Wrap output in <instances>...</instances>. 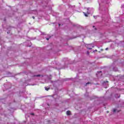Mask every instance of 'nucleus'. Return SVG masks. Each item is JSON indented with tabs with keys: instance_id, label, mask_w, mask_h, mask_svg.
I'll return each mask as SVG.
<instances>
[{
	"instance_id": "nucleus-14",
	"label": "nucleus",
	"mask_w": 124,
	"mask_h": 124,
	"mask_svg": "<svg viewBox=\"0 0 124 124\" xmlns=\"http://www.w3.org/2000/svg\"><path fill=\"white\" fill-rule=\"evenodd\" d=\"M33 19H35L34 16H32Z\"/></svg>"
},
{
	"instance_id": "nucleus-1",
	"label": "nucleus",
	"mask_w": 124,
	"mask_h": 124,
	"mask_svg": "<svg viewBox=\"0 0 124 124\" xmlns=\"http://www.w3.org/2000/svg\"><path fill=\"white\" fill-rule=\"evenodd\" d=\"M86 47L87 48V49H89V50H92L93 47H94V46H93V44H86L85 45Z\"/></svg>"
},
{
	"instance_id": "nucleus-5",
	"label": "nucleus",
	"mask_w": 124,
	"mask_h": 124,
	"mask_svg": "<svg viewBox=\"0 0 124 124\" xmlns=\"http://www.w3.org/2000/svg\"><path fill=\"white\" fill-rule=\"evenodd\" d=\"M45 89L46 90V91H49V90H50V88H47L46 87H45Z\"/></svg>"
},
{
	"instance_id": "nucleus-3",
	"label": "nucleus",
	"mask_w": 124,
	"mask_h": 124,
	"mask_svg": "<svg viewBox=\"0 0 124 124\" xmlns=\"http://www.w3.org/2000/svg\"><path fill=\"white\" fill-rule=\"evenodd\" d=\"M66 114H67V115H71V112H70V111L67 110V111H66Z\"/></svg>"
},
{
	"instance_id": "nucleus-9",
	"label": "nucleus",
	"mask_w": 124,
	"mask_h": 124,
	"mask_svg": "<svg viewBox=\"0 0 124 124\" xmlns=\"http://www.w3.org/2000/svg\"><path fill=\"white\" fill-rule=\"evenodd\" d=\"M31 115H32V116H34V113H31Z\"/></svg>"
},
{
	"instance_id": "nucleus-20",
	"label": "nucleus",
	"mask_w": 124,
	"mask_h": 124,
	"mask_svg": "<svg viewBox=\"0 0 124 124\" xmlns=\"http://www.w3.org/2000/svg\"><path fill=\"white\" fill-rule=\"evenodd\" d=\"M88 54H89V52H88Z\"/></svg>"
},
{
	"instance_id": "nucleus-16",
	"label": "nucleus",
	"mask_w": 124,
	"mask_h": 124,
	"mask_svg": "<svg viewBox=\"0 0 124 124\" xmlns=\"http://www.w3.org/2000/svg\"><path fill=\"white\" fill-rule=\"evenodd\" d=\"M51 83H53V81H51Z\"/></svg>"
},
{
	"instance_id": "nucleus-17",
	"label": "nucleus",
	"mask_w": 124,
	"mask_h": 124,
	"mask_svg": "<svg viewBox=\"0 0 124 124\" xmlns=\"http://www.w3.org/2000/svg\"><path fill=\"white\" fill-rule=\"evenodd\" d=\"M93 28H94V26H93Z\"/></svg>"
},
{
	"instance_id": "nucleus-2",
	"label": "nucleus",
	"mask_w": 124,
	"mask_h": 124,
	"mask_svg": "<svg viewBox=\"0 0 124 124\" xmlns=\"http://www.w3.org/2000/svg\"><path fill=\"white\" fill-rule=\"evenodd\" d=\"M89 10H90V8H87V14H86V13L85 12H83V14L84 16H85V17H88V15H89V14L91 13V12L89 11Z\"/></svg>"
},
{
	"instance_id": "nucleus-19",
	"label": "nucleus",
	"mask_w": 124,
	"mask_h": 124,
	"mask_svg": "<svg viewBox=\"0 0 124 124\" xmlns=\"http://www.w3.org/2000/svg\"><path fill=\"white\" fill-rule=\"evenodd\" d=\"M95 30H96V28H95Z\"/></svg>"
},
{
	"instance_id": "nucleus-18",
	"label": "nucleus",
	"mask_w": 124,
	"mask_h": 124,
	"mask_svg": "<svg viewBox=\"0 0 124 124\" xmlns=\"http://www.w3.org/2000/svg\"><path fill=\"white\" fill-rule=\"evenodd\" d=\"M61 25V24H59V26H60Z\"/></svg>"
},
{
	"instance_id": "nucleus-6",
	"label": "nucleus",
	"mask_w": 124,
	"mask_h": 124,
	"mask_svg": "<svg viewBox=\"0 0 124 124\" xmlns=\"http://www.w3.org/2000/svg\"><path fill=\"white\" fill-rule=\"evenodd\" d=\"M41 75H38L36 76H34V77H40Z\"/></svg>"
},
{
	"instance_id": "nucleus-7",
	"label": "nucleus",
	"mask_w": 124,
	"mask_h": 124,
	"mask_svg": "<svg viewBox=\"0 0 124 124\" xmlns=\"http://www.w3.org/2000/svg\"><path fill=\"white\" fill-rule=\"evenodd\" d=\"M89 84H91V83H90V82H87V83H86L85 84V86H88V85H89Z\"/></svg>"
},
{
	"instance_id": "nucleus-10",
	"label": "nucleus",
	"mask_w": 124,
	"mask_h": 124,
	"mask_svg": "<svg viewBox=\"0 0 124 124\" xmlns=\"http://www.w3.org/2000/svg\"><path fill=\"white\" fill-rule=\"evenodd\" d=\"M124 5H122V6H121V8H124Z\"/></svg>"
},
{
	"instance_id": "nucleus-13",
	"label": "nucleus",
	"mask_w": 124,
	"mask_h": 124,
	"mask_svg": "<svg viewBox=\"0 0 124 124\" xmlns=\"http://www.w3.org/2000/svg\"><path fill=\"white\" fill-rule=\"evenodd\" d=\"M46 39V40H49V38H47Z\"/></svg>"
},
{
	"instance_id": "nucleus-12",
	"label": "nucleus",
	"mask_w": 124,
	"mask_h": 124,
	"mask_svg": "<svg viewBox=\"0 0 124 124\" xmlns=\"http://www.w3.org/2000/svg\"><path fill=\"white\" fill-rule=\"evenodd\" d=\"M97 52V50H96V49H95L94 51V52Z\"/></svg>"
},
{
	"instance_id": "nucleus-4",
	"label": "nucleus",
	"mask_w": 124,
	"mask_h": 124,
	"mask_svg": "<svg viewBox=\"0 0 124 124\" xmlns=\"http://www.w3.org/2000/svg\"><path fill=\"white\" fill-rule=\"evenodd\" d=\"M113 69L114 71H118V68L117 67H114Z\"/></svg>"
},
{
	"instance_id": "nucleus-11",
	"label": "nucleus",
	"mask_w": 124,
	"mask_h": 124,
	"mask_svg": "<svg viewBox=\"0 0 124 124\" xmlns=\"http://www.w3.org/2000/svg\"><path fill=\"white\" fill-rule=\"evenodd\" d=\"M108 49H109V48H108V47H107V48H106V51H107V50H108Z\"/></svg>"
},
{
	"instance_id": "nucleus-8",
	"label": "nucleus",
	"mask_w": 124,
	"mask_h": 124,
	"mask_svg": "<svg viewBox=\"0 0 124 124\" xmlns=\"http://www.w3.org/2000/svg\"><path fill=\"white\" fill-rule=\"evenodd\" d=\"M116 109H113V112L115 113V112H116Z\"/></svg>"
},
{
	"instance_id": "nucleus-15",
	"label": "nucleus",
	"mask_w": 124,
	"mask_h": 124,
	"mask_svg": "<svg viewBox=\"0 0 124 124\" xmlns=\"http://www.w3.org/2000/svg\"><path fill=\"white\" fill-rule=\"evenodd\" d=\"M93 17H94V18H95V16H94Z\"/></svg>"
}]
</instances>
